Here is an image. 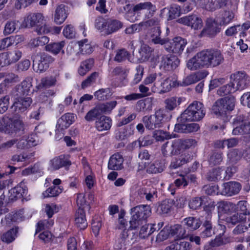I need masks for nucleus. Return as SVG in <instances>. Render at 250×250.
Instances as JSON below:
<instances>
[{"label": "nucleus", "mask_w": 250, "mask_h": 250, "mask_svg": "<svg viewBox=\"0 0 250 250\" xmlns=\"http://www.w3.org/2000/svg\"><path fill=\"white\" fill-rule=\"evenodd\" d=\"M67 6L62 4L58 5L55 11L54 21L57 24L63 23L67 17Z\"/></svg>", "instance_id": "5701e85b"}, {"label": "nucleus", "mask_w": 250, "mask_h": 250, "mask_svg": "<svg viewBox=\"0 0 250 250\" xmlns=\"http://www.w3.org/2000/svg\"><path fill=\"white\" fill-rule=\"evenodd\" d=\"M129 70L125 67L118 66L115 67L111 73L112 77L120 76L122 80H125Z\"/></svg>", "instance_id": "8fccbe9b"}, {"label": "nucleus", "mask_w": 250, "mask_h": 250, "mask_svg": "<svg viewBox=\"0 0 250 250\" xmlns=\"http://www.w3.org/2000/svg\"><path fill=\"white\" fill-rule=\"evenodd\" d=\"M180 14V7L177 5H172L169 9L168 20H171L174 19L178 17Z\"/></svg>", "instance_id": "0e129e2a"}, {"label": "nucleus", "mask_w": 250, "mask_h": 250, "mask_svg": "<svg viewBox=\"0 0 250 250\" xmlns=\"http://www.w3.org/2000/svg\"><path fill=\"white\" fill-rule=\"evenodd\" d=\"M159 85L156 88H152L154 92H158L162 94L169 91L172 87L176 85V81L172 78H167L163 80L161 77V80L159 81Z\"/></svg>", "instance_id": "dca6fc26"}, {"label": "nucleus", "mask_w": 250, "mask_h": 250, "mask_svg": "<svg viewBox=\"0 0 250 250\" xmlns=\"http://www.w3.org/2000/svg\"><path fill=\"white\" fill-rule=\"evenodd\" d=\"M117 104L116 101L109 102L98 104L102 114H109Z\"/></svg>", "instance_id": "a18cd8bd"}, {"label": "nucleus", "mask_w": 250, "mask_h": 250, "mask_svg": "<svg viewBox=\"0 0 250 250\" xmlns=\"http://www.w3.org/2000/svg\"><path fill=\"white\" fill-rule=\"evenodd\" d=\"M179 23L189 26L194 30H198L203 26L202 20L196 15L185 16L177 20Z\"/></svg>", "instance_id": "9b49d317"}, {"label": "nucleus", "mask_w": 250, "mask_h": 250, "mask_svg": "<svg viewBox=\"0 0 250 250\" xmlns=\"http://www.w3.org/2000/svg\"><path fill=\"white\" fill-rule=\"evenodd\" d=\"M191 245L189 242L183 239L174 240L165 250H190Z\"/></svg>", "instance_id": "4be33fe9"}, {"label": "nucleus", "mask_w": 250, "mask_h": 250, "mask_svg": "<svg viewBox=\"0 0 250 250\" xmlns=\"http://www.w3.org/2000/svg\"><path fill=\"white\" fill-rule=\"evenodd\" d=\"M124 158L119 153L112 155L108 161V167L113 170H119L123 168Z\"/></svg>", "instance_id": "6ab92c4d"}, {"label": "nucleus", "mask_w": 250, "mask_h": 250, "mask_svg": "<svg viewBox=\"0 0 250 250\" xmlns=\"http://www.w3.org/2000/svg\"><path fill=\"white\" fill-rule=\"evenodd\" d=\"M153 51V49L149 45L146 44H143L139 52L140 57L138 59L139 62H144L148 60Z\"/></svg>", "instance_id": "79ce46f5"}, {"label": "nucleus", "mask_w": 250, "mask_h": 250, "mask_svg": "<svg viewBox=\"0 0 250 250\" xmlns=\"http://www.w3.org/2000/svg\"><path fill=\"white\" fill-rule=\"evenodd\" d=\"M65 45V42L61 41L58 42H52L47 44L45 46L46 51L50 52L54 55H57L60 52L62 54H64V51L62 49Z\"/></svg>", "instance_id": "c756f323"}, {"label": "nucleus", "mask_w": 250, "mask_h": 250, "mask_svg": "<svg viewBox=\"0 0 250 250\" xmlns=\"http://www.w3.org/2000/svg\"><path fill=\"white\" fill-rule=\"evenodd\" d=\"M49 42V38L47 36H42L34 39L32 40L31 45L34 47L43 46Z\"/></svg>", "instance_id": "774afa93"}, {"label": "nucleus", "mask_w": 250, "mask_h": 250, "mask_svg": "<svg viewBox=\"0 0 250 250\" xmlns=\"http://www.w3.org/2000/svg\"><path fill=\"white\" fill-rule=\"evenodd\" d=\"M111 125V120L109 117L101 116L95 122L96 128L100 131L109 129Z\"/></svg>", "instance_id": "cd10ccee"}, {"label": "nucleus", "mask_w": 250, "mask_h": 250, "mask_svg": "<svg viewBox=\"0 0 250 250\" xmlns=\"http://www.w3.org/2000/svg\"><path fill=\"white\" fill-rule=\"evenodd\" d=\"M190 160V157L188 155H182L178 158L174 159L170 165L171 168H177L189 162Z\"/></svg>", "instance_id": "c03bdc74"}, {"label": "nucleus", "mask_w": 250, "mask_h": 250, "mask_svg": "<svg viewBox=\"0 0 250 250\" xmlns=\"http://www.w3.org/2000/svg\"><path fill=\"white\" fill-rule=\"evenodd\" d=\"M24 125L21 117L14 116L9 118L3 116L0 119V131L12 135L23 133Z\"/></svg>", "instance_id": "7ed1b4c3"}, {"label": "nucleus", "mask_w": 250, "mask_h": 250, "mask_svg": "<svg viewBox=\"0 0 250 250\" xmlns=\"http://www.w3.org/2000/svg\"><path fill=\"white\" fill-rule=\"evenodd\" d=\"M123 26V23L116 20H108L107 28L105 29V34H110L117 31Z\"/></svg>", "instance_id": "a19ab883"}, {"label": "nucleus", "mask_w": 250, "mask_h": 250, "mask_svg": "<svg viewBox=\"0 0 250 250\" xmlns=\"http://www.w3.org/2000/svg\"><path fill=\"white\" fill-rule=\"evenodd\" d=\"M206 197H196L192 198L189 202L188 206L190 209L193 210L199 209L203 204V202Z\"/></svg>", "instance_id": "6e6d98bb"}, {"label": "nucleus", "mask_w": 250, "mask_h": 250, "mask_svg": "<svg viewBox=\"0 0 250 250\" xmlns=\"http://www.w3.org/2000/svg\"><path fill=\"white\" fill-rule=\"evenodd\" d=\"M146 10L148 11L147 14L145 17L146 19H149L152 17L157 10L156 7L150 1H146L144 2H140L134 5V10L135 15L137 16L138 19L140 17L141 12Z\"/></svg>", "instance_id": "39448f33"}, {"label": "nucleus", "mask_w": 250, "mask_h": 250, "mask_svg": "<svg viewBox=\"0 0 250 250\" xmlns=\"http://www.w3.org/2000/svg\"><path fill=\"white\" fill-rule=\"evenodd\" d=\"M31 59L33 62V67L37 72H42L47 69L49 66L47 64L40 61L41 59L37 54L34 53L31 57Z\"/></svg>", "instance_id": "72a5a7b5"}, {"label": "nucleus", "mask_w": 250, "mask_h": 250, "mask_svg": "<svg viewBox=\"0 0 250 250\" xmlns=\"http://www.w3.org/2000/svg\"><path fill=\"white\" fill-rule=\"evenodd\" d=\"M62 190L61 187L54 186L47 188L42 193L43 198L56 197L58 196Z\"/></svg>", "instance_id": "de8ad7c7"}, {"label": "nucleus", "mask_w": 250, "mask_h": 250, "mask_svg": "<svg viewBox=\"0 0 250 250\" xmlns=\"http://www.w3.org/2000/svg\"><path fill=\"white\" fill-rule=\"evenodd\" d=\"M179 63V60L175 56L163 55L160 66L167 71H171L175 69Z\"/></svg>", "instance_id": "4468645a"}, {"label": "nucleus", "mask_w": 250, "mask_h": 250, "mask_svg": "<svg viewBox=\"0 0 250 250\" xmlns=\"http://www.w3.org/2000/svg\"><path fill=\"white\" fill-rule=\"evenodd\" d=\"M169 229L170 235L175 236L177 239H183L188 235L185 228L181 225H174Z\"/></svg>", "instance_id": "7c9ffc66"}, {"label": "nucleus", "mask_w": 250, "mask_h": 250, "mask_svg": "<svg viewBox=\"0 0 250 250\" xmlns=\"http://www.w3.org/2000/svg\"><path fill=\"white\" fill-rule=\"evenodd\" d=\"M42 21H44V17L40 13H31L26 18L25 20L26 27H32L39 26Z\"/></svg>", "instance_id": "aec40b11"}, {"label": "nucleus", "mask_w": 250, "mask_h": 250, "mask_svg": "<svg viewBox=\"0 0 250 250\" xmlns=\"http://www.w3.org/2000/svg\"><path fill=\"white\" fill-rule=\"evenodd\" d=\"M235 208V205L228 201H221L219 203L218 209L224 213H227Z\"/></svg>", "instance_id": "3c124183"}, {"label": "nucleus", "mask_w": 250, "mask_h": 250, "mask_svg": "<svg viewBox=\"0 0 250 250\" xmlns=\"http://www.w3.org/2000/svg\"><path fill=\"white\" fill-rule=\"evenodd\" d=\"M187 229L190 231H193L198 229L202 224V222L199 218L194 217H189L183 220Z\"/></svg>", "instance_id": "4c0bfd02"}, {"label": "nucleus", "mask_w": 250, "mask_h": 250, "mask_svg": "<svg viewBox=\"0 0 250 250\" xmlns=\"http://www.w3.org/2000/svg\"><path fill=\"white\" fill-rule=\"evenodd\" d=\"M134 10V4H131L129 2L121 9L120 12L125 14V18L130 22H134L138 20L137 16L135 15Z\"/></svg>", "instance_id": "c85d7f7f"}, {"label": "nucleus", "mask_w": 250, "mask_h": 250, "mask_svg": "<svg viewBox=\"0 0 250 250\" xmlns=\"http://www.w3.org/2000/svg\"><path fill=\"white\" fill-rule=\"evenodd\" d=\"M222 194L232 196L238 194L241 189V184L237 182L231 181L223 184Z\"/></svg>", "instance_id": "a211bd4d"}, {"label": "nucleus", "mask_w": 250, "mask_h": 250, "mask_svg": "<svg viewBox=\"0 0 250 250\" xmlns=\"http://www.w3.org/2000/svg\"><path fill=\"white\" fill-rule=\"evenodd\" d=\"M246 217L245 215L240 214L239 212H236L227 218V222L228 223L235 225L238 223H241L245 221Z\"/></svg>", "instance_id": "603ef678"}, {"label": "nucleus", "mask_w": 250, "mask_h": 250, "mask_svg": "<svg viewBox=\"0 0 250 250\" xmlns=\"http://www.w3.org/2000/svg\"><path fill=\"white\" fill-rule=\"evenodd\" d=\"M32 87L31 79L29 78H26L20 84L16 86V96L18 98H21L22 96L30 95L33 93V91Z\"/></svg>", "instance_id": "f8f14e48"}, {"label": "nucleus", "mask_w": 250, "mask_h": 250, "mask_svg": "<svg viewBox=\"0 0 250 250\" xmlns=\"http://www.w3.org/2000/svg\"><path fill=\"white\" fill-rule=\"evenodd\" d=\"M20 23L18 20L8 21L5 24L3 34L8 35L18 31L20 29Z\"/></svg>", "instance_id": "c9c22d12"}, {"label": "nucleus", "mask_w": 250, "mask_h": 250, "mask_svg": "<svg viewBox=\"0 0 250 250\" xmlns=\"http://www.w3.org/2000/svg\"><path fill=\"white\" fill-rule=\"evenodd\" d=\"M168 144V142H167L162 146L161 150L164 156L168 155V153L171 155H178L184 150L180 139L174 140L172 142L171 146L169 150L167 149Z\"/></svg>", "instance_id": "ddd939ff"}, {"label": "nucleus", "mask_w": 250, "mask_h": 250, "mask_svg": "<svg viewBox=\"0 0 250 250\" xmlns=\"http://www.w3.org/2000/svg\"><path fill=\"white\" fill-rule=\"evenodd\" d=\"M206 111L203 104L199 102H194L181 114L182 122L199 121L203 118Z\"/></svg>", "instance_id": "20e7f679"}, {"label": "nucleus", "mask_w": 250, "mask_h": 250, "mask_svg": "<svg viewBox=\"0 0 250 250\" xmlns=\"http://www.w3.org/2000/svg\"><path fill=\"white\" fill-rule=\"evenodd\" d=\"M211 218V215L208 214L206 220L203 222L202 227L203 230L200 233V236L202 238L211 237L214 234Z\"/></svg>", "instance_id": "412c9836"}, {"label": "nucleus", "mask_w": 250, "mask_h": 250, "mask_svg": "<svg viewBox=\"0 0 250 250\" xmlns=\"http://www.w3.org/2000/svg\"><path fill=\"white\" fill-rule=\"evenodd\" d=\"M112 92L109 88H102L96 92L94 96L99 101H105L109 99L112 96Z\"/></svg>", "instance_id": "49530a36"}, {"label": "nucleus", "mask_w": 250, "mask_h": 250, "mask_svg": "<svg viewBox=\"0 0 250 250\" xmlns=\"http://www.w3.org/2000/svg\"><path fill=\"white\" fill-rule=\"evenodd\" d=\"M165 167V165L161 161L157 160L148 165L146 168V172L149 174L161 173L164 171Z\"/></svg>", "instance_id": "f704fd0d"}, {"label": "nucleus", "mask_w": 250, "mask_h": 250, "mask_svg": "<svg viewBox=\"0 0 250 250\" xmlns=\"http://www.w3.org/2000/svg\"><path fill=\"white\" fill-rule=\"evenodd\" d=\"M233 77L234 84L236 91L241 90L250 85V78L245 71H238L231 75Z\"/></svg>", "instance_id": "423d86ee"}, {"label": "nucleus", "mask_w": 250, "mask_h": 250, "mask_svg": "<svg viewBox=\"0 0 250 250\" xmlns=\"http://www.w3.org/2000/svg\"><path fill=\"white\" fill-rule=\"evenodd\" d=\"M235 99L230 96L217 100L212 107V111L218 118L224 122L229 120L230 113L234 108Z\"/></svg>", "instance_id": "f03ea898"}, {"label": "nucleus", "mask_w": 250, "mask_h": 250, "mask_svg": "<svg viewBox=\"0 0 250 250\" xmlns=\"http://www.w3.org/2000/svg\"><path fill=\"white\" fill-rule=\"evenodd\" d=\"M162 76V74L161 73L151 74L146 78L144 83L145 84H148L155 81L154 83V86H158Z\"/></svg>", "instance_id": "5fc2aeb1"}, {"label": "nucleus", "mask_w": 250, "mask_h": 250, "mask_svg": "<svg viewBox=\"0 0 250 250\" xmlns=\"http://www.w3.org/2000/svg\"><path fill=\"white\" fill-rule=\"evenodd\" d=\"M102 114L98 104L96 105L93 109L89 111L85 116V119L87 121L94 120L98 116Z\"/></svg>", "instance_id": "bf43d9fd"}, {"label": "nucleus", "mask_w": 250, "mask_h": 250, "mask_svg": "<svg viewBox=\"0 0 250 250\" xmlns=\"http://www.w3.org/2000/svg\"><path fill=\"white\" fill-rule=\"evenodd\" d=\"M236 91L235 86L232 83L220 87L217 90V94L220 96H223Z\"/></svg>", "instance_id": "13d9d810"}, {"label": "nucleus", "mask_w": 250, "mask_h": 250, "mask_svg": "<svg viewBox=\"0 0 250 250\" xmlns=\"http://www.w3.org/2000/svg\"><path fill=\"white\" fill-rule=\"evenodd\" d=\"M56 79L53 77H45L42 79L41 83L37 86L38 89L48 88L55 85Z\"/></svg>", "instance_id": "864d4df0"}, {"label": "nucleus", "mask_w": 250, "mask_h": 250, "mask_svg": "<svg viewBox=\"0 0 250 250\" xmlns=\"http://www.w3.org/2000/svg\"><path fill=\"white\" fill-rule=\"evenodd\" d=\"M152 34L151 35V41L154 44H160L164 45L166 49V45H167L169 40L167 38L162 39L160 37L161 31L160 27H155L151 29Z\"/></svg>", "instance_id": "393cba45"}, {"label": "nucleus", "mask_w": 250, "mask_h": 250, "mask_svg": "<svg viewBox=\"0 0 250 250\" xmlns=\"http://www.w3.org/2000/svg\"><path fill=\"white\" fill-rule=\"evenodd\" d=\"M71 165L70 161L66 159L64 155H60L50 161L49 169L51 171L57 170L63 167H69Z\"/></svg>", "instance_id": "f3484780"}, {"label": "nucleus", "mask_w": 250, "mask_h": 250, "mask_svg": "<svg viewBox=\"0 0 250 250\" xmlns=\"http://www.w3.org/2000/svg\"><path fill=\"white\" fill-rule=\"evenodd\" d=\"M10 103V96L5 95L0 98V114L5 113L8 109Z\"/></svg>", "instance_id": "69168bd1"}, {"label": "nucleus", "mask_w": 250, "mask_h": 250, "mask_svg": "<svg viewBox=\"0 0 250 250\" xmlns=\"http://www.w3.org/2000/svg\"><path fill=\"white\" fill-rule=\"evenodd\" d=\"M243 153L241 151L237 149H233L228 154V163L231 165H235L241 159Z\"/></svg>", "instance_id": "58836bf2"}, {"label": "nucleus", "mask_w": 250, "mask_h": 250, "mask_svg": "<svg viewBox=\"0 0 250 250\" xmlns=\"http://www.w3.org/2000/svg\"><path fill=\"white\" fill-rule=\"evenodd\" d=\"M6 52L11 64L17 62L21 58L22 55L21 52L19 50Z\"/></svg>", "instance_id": "338daca9"}, {"label": "nucleus", "mask_w": 250, "mask_h": 250, "mask_svg": "<svg viewBox=\"0 0 250 250\" xmlns=\"http://www.w3.org/2000/svg\"><path fill=\"white\" fill-rule=\"evenodd\" d=\"M142 122L146 128L149 130H153L162 127L154 114L144 116L142 119Z\"/></svg>", "instance_id": "a878e982"}, {"label": "nucleus", "mask_w": 250, "mask_h": 250, "mask_svg": "<svg viewBox=\"0 0 250 250\" xmlns=\"http://www.w3.org/2000/svg\"><path fill=\"white\" fill-rule=\"evenodd\" d=\"M131 211L134 218L145 220L150 216L151 208L148 205H141L132 208Z\"/></svg>", "instance_id": "2eb2a0df"}, {"label": "nucleus", "mask_w": 250, "mask_h": 250, "mask_svg": "<svg viewBox=\"0 0 250 250\" xmlns=\"http://www.w3.org/2000/svg\"><path fill=\"white\" fill-rule=\"evenodd\" d=\"M130 54L125 49L117 51L114 60L118 62H121L128 59Z\"/></svg>", "instance_id": "052dcab7"}, {"label": "nucleus", "mask_w": 250, "mask_h": 250, "mask_svg": "<svg viewBox=\"0 0 250 250\" xmlns=\"http://www.w3.org/2000/svg\"><path fill=\"white\" fill-rule=\"evenodd\" d=\"M224 58L218 50H205L198 52L187 63V67L194 71L206 67H216L223 62Z\"/></svg>", "instance_id": "f257e3e1"}, {"label": "nucleus", "mask_w": 250, "mask_h": 250, "mask_svg": "<svg viewBox=\"0 0 250 250\" xmlns=\"http://www.w3.org/2000/svg\"><path fill=\"white\" fill-rule=\"evenodd\" d=\"M170 234V229L168 227H164L156 236V241L161 242L167 239Z\"/></svg>", "instance_id": "e2e57ef3"}, {"label": "nucleus", "mask_w": 250, "mask_h": 250, "mask_svg": "<svg viewBox=\"0 0 250 250\" xmlns=\"http://www.w3.org/2000/svg\"><path fill=\"white\" fill-rule=\"evenodd\" d=\"M227 171L218 167L210 170L207 174V178L209 181H216L224 178Z\"/></svg>", "instance_id": "bb28decb"}, {"label": "nucleus", "mask_w": 250, "mask_h": 250, "mask_svg": "<svg viewBox=\"0 0 250 250\" xmlns=\"http://www.w3.org/2000/svg\"><path fill=\"white\" fill-rule=\"evenodd\" d=\"M181 103V99L176 97H172L166 99L164 101L165 108L170 112L173 110Z\"/></svg>", "instance_id": "37998d69"}, {"label": "nucleus", "mask_w": 250, "mask_h": 250, "mask_svg": "<svg viewBox=\"0 0 250 250\" xmlns=\"http://www.w3.org/2000/svg\"><path fill=\"white\" fill-rule=\"evenodd\" d=\"M174 201L171 199H167L159 203L156 212L159 214H167L169 212L174 204Z\"/></svg>", "instance_id": "2f4dec72"}, {"label": "nucleus", "mask_w": 250, "mask_h": 250, "mask_svg": "<svg viewBox=\"0 0 250 250\" xmlns=\"http://www.w3.org/2000/svg\"><path fill=\"white\" fill-rule=\"evenodd\" d=\"M74 121L73 115L70 113L62 115L57 121L56 125V134L62 133L64 134L63 131L67 128Z\"/></svg>", "instance_id": "9d476101"}, {"label": "nucleus", "mask_w": 250, "mask_h": 250, "mask_svg": "<svg viewBox=\"0 0 250 250\" xmlns=\"http://www.w3.org/2000/svg\"><path fill=\"white\" fill-rule=\"evenodd\" d=\"M32 102V100L30 97L18 99L11 107L12 112L15 113L14 116L20 117L19 114L26 110Z\"/></svg>", "instance_id": "1a4fd4ad"}, {"label": "nucleus", "mask_w": 250, "mask_h": 250, "mask_svg": "<svg viewBox=\"0 0 250 250\" xmlns=\"http://www.w3.org/2000/svg\"><path fill=\"white\" fill-rule=\"evenodd\" d=\"M222 160L223 154L219 152H213L208 159L209 165L212 166L220 165Z\"/></svg>", "instance_id": "09e8293b"}, {"label": "nucleus", "mask_w": 250, "mask_h": 250, "mask_svg": "<svg viewBox=\"0 0 250 250\" xmlns=\"http://www.w3.org/2000/svg\"><path fill=\"white\" fill-rule=\"evenodd\" d=\"M86 42H87V40L78 42L80 52L83 54H90L93 51L92 46L90 44L86 43Z\"/></svg>", "instance_id": "680f3d73"}, {"label": "nucleus", "mask_w": 250, "mask_h": 250, "mask_svg": "<svg viewBox=\"0 0 250 250\" xmlns=\"http://www.w3.org/2000/svg\"><path fill=\"white\" fill-rule=\"evenodd\" d=\"M187 41L180 37L174 38L172 42L168 41L166 45V50L169 52H172L176 54H181L184 50Z\"/></svg>", "instance_id": "6e6552de"}, {"label": "nucleus", "mask_w": 250, "mask_h": 250, "mask_svg": "<svg viewBox=\"0 0 250 250\" xmlns=\"http://www.w3.org/2000/svg\"><path fill=\"white\" fill-rule=\"evenodd\" d=\"M234 135H245L250 134V122H242L232 130Z\"/></svg>", "instance_id": "e433bc0d"}, {"label": "nucleus", "mask_w": 250, "mask_h": 250, "mask_svg": "<svg viewBox=\"0 0 250 250\" xmlns=\"http://www.w3.org/2000/svg\"><path fill=\"white\" fill-rule=\"evenodd\" d=\"M154 115L162 126L166 122L169 121L172 117L171 113L164 108H160L156 110Z\"/></svg>", "instance_id": "473e14b6"}, {"label": "nucleus", "mask_w": 250, "mask_h": 250, "mask_svg": "<svg viewBox=\"0 0 250 250\" xmlns=\"http://www.w3.org/2000/svg\"><path fill=\"white\" fill-rule=\"evenodd\" d=\"M221 24L217 21L212 19H208L206 26L200 33L201 37L207 36L210 38L214 37L219 33L221 29Z\"/></svg>", "instance_id": "0eeeda50"}, {"label": "nucleus", "mask_w": 250, "mask_h": 250, "mask_svg": "<svg viewBox=\"0 0 250 250\" xmlns=\"http://www.w3.org/2000/svg\"><path fill=\"white\" fill-rule=\"evenodd\" d=\"M18 229V227H15L1 234L0 235L1 240L7 244L12 242L17 236Z\"/></svg>", "instance_id": "ea45409f"}, {"label": "nucleus", "mask_w": 250, "mask_h": 250, "mask_svg": "<svg viewBox=\"0 0 250 250\" xmlns=\"http://www.w3.org/2000/svg\"><path fill=\"white\" fill-rule=\"evenodd\" d=\"M153 136L157 141L160 142L172 138V135L169 132L162 130H155L153 133Z\"/></svg>", "instance_id": "4d7b16f0"}, {"label": "nucleus", "mask_w": 250, "mask_h": 250, "mask_svg": "<svg viewBox=\"0 0 250 250\" xmlns=\"http://www.w3.org/2000/svg\"><path fill=\"white\" fill-rule=\"evenodd\" d=\"M75 224L80 229H84L87 227L85 213L83 208H79L75 214Z\"/></svg>", "instance_id": "b1692460"}]
</instances>
